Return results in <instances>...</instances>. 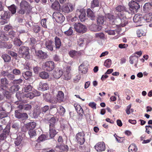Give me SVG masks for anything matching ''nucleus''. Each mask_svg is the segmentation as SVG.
Listing matches in <instances>:
<instances>
[{"mask_svg": "<svg viewBox=\"0 0 152 152\" xmlns=\"http://www.w3.org/2000/svg\"><path fill=\"white\" fill-rule=\"evenodd\" d=\"M45 119L46 120L49 121L48 122L49 123V127H55L56 120L54 117H52L50 118H45Z\"/></svg>", "mask_w": 152, "mask_h": 152, "instance_id": "aec40b11", "label": "nucleus"}, {"mask_svg": "<svg viewBox=\"0 0 152 152\" xmlns=\"http://www.w3.org/2000/svg\"><path fill=\"white\" fill-rule=\"evenodd\" d=\"M23 82V80L21 79L17 80H15L13 81L12 83L14 84H19Z\"/></svg>", "mask_w": 152, "mask_h": 152, "instance_id": "680f3d73", "label": "nucleus"}, {"mask_svg": "<svg viewBox=\"0 0 152 152\" xmlns=\"http://www.w3.org/2000/svg\"><path fill=\"white\" fill-rule=\"evenodd\" d=\"M64 97L63 92L61 91H59L56 97V99L58 101L60 102L63 101Z\"/></svg>", "mask_w": 152, "mask_h": 152, "instance_id": "cd10ccee", "label": "nucleus"}, {"mask_svg": "<svg viewBox=\"0 0 152 152\" xmlns=\"http://www.w3.org/2000/svg\"><path fill=\"white\" fill-rule=\"evenodd\" d=\"M85 134L83 132H79L77 133L75 136L77 142L80 145L84 144L86 140Z\"/></svg>", "mask_w": 152, "mask_h": 152, "instance_id": "20e7f679", "label": "nucleus"}, {"mask_svg": "<svg viewBox=\"0 0 152 152\" xmlns=\"http://www.w3.org/2000/svg\"><path fill=\"white\" fill-rule=\"evenodd\" d=\"M116 10L118 12H121L122 11H126V7L124 6L119 5L116 8Z\"/></svg>", "mask_w": 152, "mask_h": 152, "instance_id": "c03bdc74", "label": "nucleus"}, {"mask_svg": "<svg viewBox=\"0 0 152 152\" xmlns=\"http://www.w3.org/2000/svg\"><path fill=\"white\" fill-rule=\"evenodd\" d=\"M129 62L131 64H133L134 63H138V56L134 55L132 56L129 58Z\"/></svg>", "mask_w": 152, "mask_h": 152, "instance_id": "72a5a7b5", "label": "nucleus"}, {"mask_svg": "<svg viewBox=\"0 0 152 152\" xmlns=\"http://www.w3.org/2000/svg\"><path fill=\"white\" fill-rule=\"evenodd\" d=\"M32 87L30 85H26L23 89V91L25 92H28L32 90Z\"/></svg>", "mask_w": 152, "mask_h": 152, "instance_id": "09e8293b", "label": "nucleus"}, {"mask_svg": "<svg viewBox=\"0 0 152 152\" xmlns=\"http://www.w3.org/2000/svg\"><path fill=\"white\" fill-rule=\"evenodd\" d=\"M81 54V52H76L75 50H71L69 52V55L72 57H77Z\"/></svg>", "mask_w": 152, "mask_h": 152, "instance_id": "2f4dec72", "label": "nucleus"}, {"mask_svg": "<svg viewBox=\"0 0 152 152\" xmlns=\"http://www.w3.org/2000/svg\"><path fill=\"white\" fill-rule=\"evenodd\" d=\"M9 9L12 14H15L16 12V7L14 4L11 5L9 7Z\"/></svg>", "mask_w": 152, "mask_h": 152, "instance_id": "864d4df0", "label": "nucleus"}, {"mask_svg": "<svg viewBox=\"0 0 152 152\" xmlns=\"http://www.w3.org/2000/svg\"><path fill=\"white\" fill-rule=\"evenodd\" d=\"M22 140L21 137L20 136L18 137L15 141V143L16 145H19L21 143Z\"/></svg>", "mask_w": 152, "mask_h": 152, "instance_id": "052dcab7", "label": "nucleus"}, {"mask_svg": "<svg viewBox=\"0 0 152 152\" xmlns=\"http://www.w3.org/2000/svg\"><path fill=\"white\" fill-rule=\"evenodd\" d=\"M57 110L61 115H63L65 112V109L62 106H59L58 108H57Z\"/></svg>", "mask_w": 152, "mask_h": 152, "instance_id": "37998d69", "label": "nucleus"}, {"mask_svg": "<svg viewBox=\"0 0 152 152\" xmlns=\"http://www.w3.org/2000/svg\"><path fill=\"white\" fill-rule=\"evenodd\" d=\"M48 139V136L45 134L41 135L37 139L38 141H43Z\"/></svg>", "mask_w": 152, "mask_h": 152, "instance_id": "de8ad7c7", "label": "nucleus"}, {"mask_svg": "<svg viewBox=\"0 0 152 152\" xmlns=\"http://www.w3.org/2000/svg\"><path fill=\"white\" fill-rule=\"evenodd\" d=\"M144 22L145 21L147 22H149L152 21V13H146L143 17Z\"/></svg>", "mask_w": 152, "mask_h": 152, "instance_id": "393cba45", "label": "nucleus"}, {"mask_svg": "<svg viewBox=\"0 0 152 152\" xmlns=\"http://www.w3.org/2000/svg\"><path fill=\"white\" fill-rule=\"evenodd\" d=\"M63 72L61 69L56 68L53 73L54 78L58 79L63 74Z\"/></svg>", "mask_w": 152, "mask_h": 152, "instance_id": "f3484780", "label": "nucleus"}, {"mask_svg": "<svg viewBox=\"0 0 152 152\" xmlns=\"http://www.w3.org/2000/svg\"><path fill=\"white\" fill-rule=\"evenodd\" d=\"M137 35L138 37H140L142 36H144L146 35V33L142 30L139 29L137 31Z\"/></svg>", "mask_w": 152, "mask_h": 152, "instance_id": "3c124183", "label": "nucleus"}, {"mask_svg": "<svg viewBox=\"0 0 152 152\" xmlns=\"http://www.w3.org/2000/svg\"><path fill=\"white\" fill-rule=\"evenodd\" d=\"M0 37L1 39H2L4 41H7L8 40V36L5 35L4 33L2 34L0 36Z\"/></svg>", "mask_w": 152, "mask_h": 152, "instance_id": "338daca9", "label": "nucleus"}, {"mask_svg": "<svg viewBox=\"0 0 152 152\" xmlns=\"http://www.w3.org/2000/svg\"><path fill=\"white\" fill-rule=\"evenodd\" d=\"M27 98H29L30 99H33L34 97V95L32 93H27L24 95Z\"/></svg>", "mask_w": 152, "mask_h": 152, "instance_id": "0e129e2a", "label": "nucleus"}, {"mask_svg": "<svg viewBox=\"0 0 152 152\" xmlns=\"http://www.w3.org/2000/svg\"><path fill=\"white\" fill-rule=\"evenodd\" d=\"M55 44L56 48L59 49L61 45V40L59 38L57 37H55Z\"/></svg>", "mask_w": 152, "mask_h": 152, "instance_id": "e433bc0d", "label": "nucleus"}, {"mask_svg": "<svg viewBox=\"0 0 152 152\" xmlns=\"http://www.w3.org/2000/svg\"><path fill=\"white\" fill-rule=\"evenodd\" d=\"M28 130L34 129L36 126V123L34 122H31L26 124Z\"/></svg>", "mask_w": 152, "mask_h": 152, "instance_id": "c756f323", "label": "nucleus"}, {"mask_svg": "<svg viewBox=\"0 0 152 152\" xmlns=\"http://www.w3.org/2000/svg\"><path fill=\"white\" fill-rule=\"evenodd\" d=\"M87 16L92 20H94L95 19V15L92 10L90 9H88L87 10Z\"/></svg>", "mask_w": 152, "mask_h": 152, "instance_id": "c85d7f7f", "label": "nucleus"}, {"mask_svg": "<svg viewBox=\"0 0 152 152\" xmlns=\"http://www.w3.org/2000/svg\"><path fill=\"white\" fill-rule=\"evenodd\" d=\"M2 58L5 62H8L11 60V57L8 55L6 54H3L1 56Z\"/></svg>", "mask_w": 152, "mask_h": 152, "instance_id": "a19ab883", "label": "nucleus"}, {"mask_svg": "<svg viewBox=\"0 0 152 152\" xmlns=\"http://www.w3.org/2000/svg\"><path fill=\"white\" fill-rule=\"evenodd\" d=\"M151 8V4L149 3H146L143 6V10L145 12H147L150 10Z\"/></svg>", "mask_w": 152, "mask_h": 152, "instance_id": "bb28decb", "label": "nucleus"}, {"mask_svg": "<svg viewBox=\"0 0 152 152\" xmlns=\"http://www.w3.org/2000/svg\"><path fill=\"white\" fill-rule=\"evenodd\" d=\"M76 111L77 113L80 117L83 116V115L84 113V111L83 110L82 108L81 107H80V109H78V110H76Z\"/></svg>", "mask_w": 152, "mask_h": 152, "instance_id": "e2e57ef3", "label": "nucleus"}, {"mask_svg": "<svg viewBox=\"0 0 152 152\" xmlns=\"http://www.w3.org/2000/svg\"><path fill=\"white\" fill-rule=\"evenodd\" d=\"M48 73L45 72H42L39 74V76L41 78L44 79H47L49 77Z\"/></svg>", "mask_w": 152, "mask_h": 152, "instance_id": "79ce46f5", "label": "nucleus"}, {"mask_svg": "<svg viewBox=\"0 0 152 152\" xmlns=\"http://www.w3.org/2000/svg\"><path fill=\"white\" fill-rule=\"evenodd\" d=\"M99 3L98 0H93L92 1L91 6L92 8H94L99 6Z\"/></svg>", "mask_w": 152, "mask_h": 152, "instance_id": "13d9d810", "label": "nucleus"}, {"mask_svg": "<svg viewBox=\"0 0 152 152\" xmlns=\"http://www.w3.org/2000/svg\"><path fill=\"white\" fill-rule=\"evenodd\" d=\"M53 19L57 22L61 23L65 20V17L61 13L59 12H54L53 15Z\"/></svg>", "mask_w": 152, "mask_h": 152, "instance_id": "423d86ee", "label": "nucleus"}, {"mask_svg": "<svg viewBox=\"0 0 152 152\" xmlns=\"http://www.w3.org/2000/svg\"><path fill=\"white\" fill-rule=\"evenodd\" d=\"M10 126L8 124L3 130V132L0 134V141L5 140L10 135Z\"/></svg>", "mask_w": 152, "mask_h": 152, "instance_id": "39448f33", "label": "nucleus"}, {"mask_svg": "<svg viewBox=\"0 0 152 152\" xmlns=\"http://www.w3.org/2000/svg\"><path fill=\"white\" fill-rule=\"evenodd\" d=\"M12 73L16 75H20L21 72L20 71L16 68L12 70Z\"/></svg>", "mask_w": 152, "mask_h": 152, "instance_id": "bf43d9fd", "label": "nucleus"}, {"mask_svg": "<svg viewBox=\"0 0 152 152\" xmlns=\"http://www.w3.org/2000/svg\"><path fill=\"white\" fill-rule=\"evenodd\" d=\"M133 20L135 23L139 24L137 26H139L142 25L140 23L144 22L143 17L141 16L140 14H137L134 15L133 18Z\"/></svg>", "mask_w": 152, "mask_h": 152, "instance_id": "f8f14e48", "label": "nucleus"}, {"mask_svg": "<svg viewBox=\"0 0 152 152\" xmlns=\"http://www.w3.org/2000/svg\"><path fill=\"white\" fill-rule=\"evenodd\" d=\"M14 44L18 46H20L22 43V42L18 38H16L14 39Z\"/></svg>", "mask_w": 152, "mask_h": 152, "instance_id": "603ef678", "label": "nucleus"}, {"mask_svg": "<svg viewBox=\"0 0 152 152\" xmlns=\"http://www.w3.org/2000/svg\"><path fill=\"white\" fill-rule=\"evenodd\" d=\"M129 152H136L137 150L136 145L134 144L130 145L128 148Z\"/></svg>", "mask_w": 152, "mask_h": 152, "instance_id": "4c0bfd02", "label": "nucleus"}, {"mask_svg": "<svg viewBox=\"0 0 152 152\" xmlns=\"http://www.w3.org/2000/svg\"><path fill=\"white\" fill-rule=\"evenodd\" d=\"M10 17V14L9 13L3 10L0 11V18H1L5 20L6 19H9Z\"/></svg>", "mask_w": 152, "mask_h": 152, "instance_id": "412c9836", "label": "nucleus"}, {"mask_svg": "<svg viewBox=\"0 0 152 152\" xmlns=\"http://www.w3.org/2000/svg\"><path fill=\"white\" fill-rule=\"evenodd\" d=\"M0 83L1 87L2 89L5 90L8 88L7 85L9 84V82L6 78L4 77L1 79Z\"/></svg>", "mask_w": 152, "mask_h": 152, "instance_id": "2eb2a0df", "label": "nucleus"}, {"mask_svg": "<svg viewBox=\"0 0 152 152\" xmlns=\"http://www.w3.org/2000/svg\"><path fill=\"white\" fill-rule=\"evenodd\" d=\"M45 69L48 71L52 70L54 68V64L53 61H49L44 64Z\"/></svg>", "mask_w": 152, "mask_h": 152, "instance_id": "9b49d317", "label": "nucleus"}, {"mask_svg": "<svg viewBox=\"0 0 152 152\" xmlns=\"http://www.w3.org/2000/svg\"><path fill=\"white\" fill-rule=\"evenodd\" d=\"M129 7L133 10L135 11L138 10L140 7L138 3L134 1H132L129 3Z\"/></svg>", "mask_w": 152, "mask_h": 152, "instance_id": "6ab92c4d", "label": "nucleus"}, {"mask_svg": "<svg viewBox=\"0 0 152 152\" xmlns=\"http://www.w3.org/2000/svg\"><path fill=\"white\" fill-rule=\"evenodd\" d=\"M15 116L16 118L21 120H26L28 118V115L26 113H21L18 110L15 111Z\"/></svg>", "mask_w": 152, "mask_h": 152, "instance_id": "6e6552de", "label": "nucleus"}, {"mask_svg": "<svg viewBox=\"0 0 152 152\" xmlns=\"http://www.w3.org/2000/svg\"><path fill=\"white\" fill-rule=\"evenodd\" d=\"M89 28L90 30L94 31H99L102 29L101 26L94 24H93L90 25Z\"/></svg>", "mask_w": 152, "mask_h": 152, "instance_id": "5701e85b", "label": "nucleus"}, {"mask_svg": "<svg viewBox=\"0 0 152 152\" xmlns=\"http://www.w3.org/2000/svg\"><path fill=\"white\" fill-rule=\"evenodd\" d=\"M71 70L70 66H67L66 68V70L64 73V79L66 80H70L71 78V75L70 73Z\"/></svg>", "mask_w": 152, "mask_h": 152, "instance_id": "dca6fc26", "label": "nucleus"}, {"mask_svg": "<svg viewBox=\"0 0 152 152\" xmlns=\"http://www.w3.org/2000/svg\"><path fill=\"white\" fill-rule=\"evenodd\" d=\"M9 104L8 103H6L5 104V106H6V107H0V110L2 109L3 111L2 112H1L0 113V119H1L7 116L8 113L6 111L7 110V108L9 107L8 106ZM4 106V105H3V106Z\"/></svg>", "mask_w": 152, "mask_h": 152, "instance_id": "ddd939ff", "label": "nucleus"}, {"mask_svg": "<svg viewBox=\"0 0 152 152\" xmlns=\"http://www.w3.org/2000/svg\"><path fill=\"white\" fill-rule=\"evenodd\" d=\"M57 133L55 130V127H49V135L51 138H53Z\"/></svg>", "mask_w": 152, "mask_h": 152, "instance_id": "a878e982", "label": "nucleus"}, {"mask_svg": "<svg viewBox=\"0 0 152 152\" xmlns=\"http://www.w3.org/2000/svg\"><path fill=\"white\" fill-rule=\"evenodd\" d=\"M19 86L17 85H14L12 86L10 89V90L12 92H15L18 90Z\"/></svg>", "mask_w": 152, "mask_h": 152, "instance_id": "5fc2aeb1", "label": "nucleus"}, {"mask_svg": "<svg viewBox=\"0 0 152 152\" xmlns=\"http://www.w3.org/2000/svg\"><path fill=\"white\" fill-rule=\"evenodd\" d=\"M104 21V18L103 16H99L97 18V23L100 25L102 24Z\"/></svg>", "mask_w": 152, "mask_h": 152, "instance_id": "8fccbe9b", "label": "nucleus"}, {"mask_svg": "<svg viewBox=\"0 0 152 152\" xmlns=\"http://www.w3.org/2000/svg\"><path fill=\"white\" fill-rule=\"evenodd\" d=\"M95 149L97 151H102L105 149V146L104 142H103L98 143L94 146Z\"/></svg>", "mask_w": 152, "mask_h": 152, "instance_id": "4468645a", "label": "nucleus"}, {"mask_svg": "<svg viewBox=\"0 0 152 152\" xmlns=\"http://www.w3.org/2000/svg\"><path fill=\"white\" fill-rule=\"evenodd\" d=\"M106 17L110 21V23L113 24H115L117 17H115L112 15L108 13L106 15Z\"/></svg>", "mask_w": 152, "mask_h": 152, "instance_id": "4be33fe9", "label": "nucleus"}, {"mask_svg": "<svg viewBox=\"0 0 152 152\" xmlns=\"http://www.w3.org/2000/svg\"><path fill=\"white\" fill-rule=\"evenodd\" d=\"M22 76L26 80H28L32 75L31 72L27 71L22 73Z\"/></svg>", "mask_w": 152, "mask_h": 152, "instance_id": "f704fd0d", "label": "nucleus"}, {"mask_svg": "<svg viewBox=\"0 0 152 152\" xmlns=\"http://www.w3.org/2000/svg\"><path fill=\"white\" fill-rule=\"evenodd\" d=\"M20 9L18 11L19 14H24L28 13L31 9V7L30 4L25 0H23L20 3Z\"/></svg>", "mask_w": 152, "mask_h": 152, "instance_id": "f03ea898", "label": "nucleus"}, {"mask_svg": "<svg viewBox=\"0 0 152 152\" xmlns=\"http://www.w3.org/2000/svg\"><path fill=\"white\" fill-rule=\"evenodd\" d=\"M39 88L43 91L47 90L49 88L47 84L42 83H40Z\"/></svg>", "mask_w": 152, "mask_h": 152, "instance_id": "c9c22d12", "label": "nucleus"}, {"mask_svg": "<svg viewBox=\"0 0 152 152\" xmlns=\"http://www.w3.org/2000/svg\"><path fill=\"white\" fill-rule=\"evenodd\" d=\"M84 42V39L83 38H80L78 41V44L80 46H83V43Z\"/></svg>", "mask_w": 152, "mask_h": 152, "instance_id": "69168bd1", "label": "nucleus"}, {"mask_svg": "<svg viewBox=\"0 0 152 152\" xmlns=\"http://www.w3.org/2000/svg\"><path fill=\"white\" fill-rule=\"evenodd\" d=\"M21 123L19 121L14 122L12 124V127L16 130H18L20 128Z\"/></svg>", "mask_w": 152, "mask_h": 152, "instance_id": "58836bf2", "label": "nucleus"}, {"mask_svg": "<svg viewBox=\"0 0 152 152\" xmlns=\"http://www.w3.org/2000/svg\"><path fill=\"white\" fill-rule=\"evenodd\" d=\"M51 8L56 10H59L60 9V6L59 3L57 1H55L52 4Z\"/></svg>", "mask_w": 152, "mask_h": 152, "instance_id": "473e14b6", "label": "nucleus"}, {"mask_svg": "<svg viewBox=\"0 0 152 152\" xmlns=\"http://www.w3.org/2000/svg\"><path fill=\"white\" fill-rule=\"evenodd\" d=\"M21 101L20 100L17 101L15 102V104L18 105L17 107L19 108V109L21 110L24 109V105L20 104Z\"/></svg>", "mask_w": 152, "mask_h": 152, "instance_id": "4d7b16f0", "label": "nucleus"}, {"mask_svg": "<svg viewBox=\"0 0 152 152\" xmlns=\"http://www.w3.org/2000/svg\"><path fill=\"white\" fill-rule=\"evenodd\" d=\"M64 34L67 36H70L72 34L73 31L71 27H69V29L64 31Z\"/></svg>", "mask_w": 152, "mask_h": 152, "instance_id": "6e6d98bb", "label": "nucleus"}, {"mask_svg": "<svg viewBox=\"0 0 152 152\" xmlns=\"http://www.w3.org/2000/svg\"><path fill=\"white\" fill-rule=\"evenodd\" d=\"M111 60L110 59H107L105 61L104 65L107 68H109L111 66Z\"/></svg>", "mask_w": 152, "mask_h": 152, "instance_id": "a18cd8bd", "label": "nucleus"}, {"mask_svg": "<svg viewBox=\"0 0 152 152\" xmlns=\"http://www.w3.org/2000/svg\"><path fill=\"white\" fill-rule=\"evenodd\" d=\"M45 48L50 51L53 50V46L52 41L49 40H47L45 41Z\"/></svg>", "mask_w": 152, "mask_h": 152, "instance_id": "b1692460", "label": "nucleus"}, {"mask_svg": "<svg viewBox=\"0 0 152 152\" xmlns=\"http://www.w3.org/2000/svg\"><path fill=\"white\" fill-rule=\"evenodd\" d=\"M36 55L37 57L41 59H45L47 57V54L41 50L35 51Z\"/></svg>", "mask_w": 152, "mask_h": 152, "instance_id": "a211bd4d", "label": "nucleus"}, {"mask_svg": "<svg viewBox=\"0 0 152 152\" xmlns=\"http://www.w3.org/2000/svg\"><path fill=\"white\" fill-rule=\"evenodd\" d=\"M95 38L98 39H104V35L103 33H96L95 34Z\"/></svg>", "mask_w": 152, "mask_h": 152, "instance_id": "49530a36", "label": "nucleus"}, {"mask_svg": "<svg viewBox=\"0 0 152 152\" xmlns=\"http://www.w3.org/2000/svg\"><path fill=\"white\" fill-rule=\"evenodd\" d=\"M28 133L31 138L34 137L37 135L36 132L34 129L28 130Z\"/></svg>", "mask_w": 152, "mask_h": 152, "instance_id": "ea45409f", "label": "nucleus"}, {"mask_svg": "<svg viewBox=\"0 0 152 152\" xmlns=\"http://www.w3.org/2000/svg\"><path fill=\"white\" fill-rule=\"evenodd\" d=\"M79 69L80 72L83 74H85L87 72V69L83 63L79 66Z\"/></svg>", "mask_w": 152, "mask_h": 152, "instance_id": "7c9ffc66", "label": "nucleus"}, {"mask_svg": "<svg viewBox=\"0 0 152 152\" xmlns=\"http://www.w3.org/2000/svg\"><path fill=\"white\" fill-rule=\"evenodd\" d=\"M115 25L119 26L124 27L128 23V20L125 15L121 13L118 14V17L116 19Z\"/></svg>", "mask_w": 152, "mask_h": 152, "instance_id": "7ed1b4c3", "label": "nucleus"}, {"mask_svg": "<svg viewBox=\"0 0 152 152\" xmlns=\"http://www.w3.org/2000/svg\"><path fill=\"white\" fill-rule=\"evenodd\" d=\"M74 5L71 3H68L64 5L62 7V11L65 13H68L72 12L74 8Z\"/></svg>", "mask_w": 152, "mask_h": 152, "instance_id": "1a4fd4ad", "label": "nucleus"}, {"mask_svg": "<svg viewBox=\"0 0 152 152\" xmlns=\"http://www.w3.org/2000/svg\"><path fill=\"white\" fill-rule=\"evenodd\" d=\"M86 14L85 10L83 9H78L76 11V16L79 17L81 22L85 21L86 18Z\"/></svg>", "mask_w": 152, "mask_h": 152, "instance_id": "9d476101", "label": "nucleus"}, {"mask_svg": "<svg viewBox=\"0 0 152 152\" xmlns=\"http://www.w3.org/2000/svg\"><path fill=\"white\" fill-rule=\"evenodd\" d=\"M29 50V49L28 47L24 46H21L18 51L19 56L25 59H29L31 56Z\"/></svg>", "mask_w": 152, "mask_h": 152, "instance_id": "f257e3e1", "label": "nucleus"}, {"mask_svg": "<svg viewBox=\"0 0 152 152\" xmlns=\"http://www.w3.org/2000/svg\"><path fill=\"white\" fill-rule=\"evenodd\" d=\"M32 108L31 105L29 104H26L24 105V109L26 110H30Z\"/></svg>", "mask_w": 152, "mask_h": 152, "instance_id": "774afa93", "label": "nucleus"}, {"mask_svg": "<svg viewBox=\"0 0 152 152\" xmlns=\"http://www.w3.org/2000/svg\"><path fill=\"white\" fill-rule=\"evenodd\" d=\"M74 26L75 31L77 32L83 33L87 29L85 26L80 23H75Z\"/></svg>", "mask_w": 152, "mask_h": 152, "instance_id": "0eeeda50", "label": "nucleus"}]
</instances>
